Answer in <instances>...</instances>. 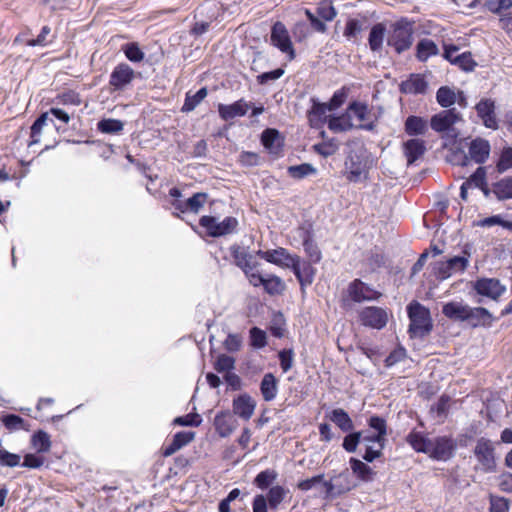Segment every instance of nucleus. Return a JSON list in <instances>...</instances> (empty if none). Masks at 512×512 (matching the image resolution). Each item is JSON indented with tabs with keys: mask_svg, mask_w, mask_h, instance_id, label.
Listing matches in <instances>:
<instances>
[{
	"mask_svg": "<svg viewBox=\"0 0 512 512\" xmlns=\"http://www.w3.org/2000/svg\"><path fill=\"white\" fill-rule=\"evenodd\" d=\"M415 21L407 17L392 22L387 33V45L397 54L409 50L414 42Z\"/></svg>",
	"mask_w": 512,
	"mask_h": 512,
	"instance_id": "f257e3e1",
	"label": "nucleus"
},
{
	"mask_svg": "<svg viewBox=\"0 0 512 512\" xmlns=\"http://www.w3.org/2000/svg\"><path fill=\"white\" fill-rule=\"evenodd\" d=\"M410 319L409 333L411 337L422 338L432 330L430 311L419 302H412L407 307Z\"/></svg>",
	"mask_w": 512,
	"mask_h": 512,
	"instance_id": "f03ea898",
	"label": "nucleus"
},
{
	"mask_svg": "<svg viewBox=\"0 0 512 512\" xmlns=\"http://www.w3.org/2000/svg\"><path fill=\"white\" fill-rule=\"evenodd\" d=\"M474 456L477 460L476 470L483 473H492L496 470L495 448L491 440L481 437L474 447Z\"/></svg>",
	"mask_w": 512,
	"mask_h": 512,
	"instance_id": "7ed1b4c3",
	"label": "nucleus"
},
{
	"mask_svg": "<svg viewBox=\"0 0 512 512\" xmlns=\"http://www.w3.org/2000/svg\"><path fill=\"white\" fill-rule=\"evenodd\" d=\"M459 122H463L462 114L456 108H450L433 115L430 126L435 132H447L449 136L456 138L458 132L454 125Z\"/></svg>",
	"mask_w": 512,
	"mask_h": 512,
	"instance_id": "20e7f679",
	"label": "nucleus"
},
{
	"mask_svg": "<svg viewBox=\"0 0 512 512\" xmlns=\"http://www.w3.org/2000/svg\"><path fill=\"white\" fill-rule=\"evenodd\" d=\"M199 224L211 237H221L236 232L238 220L235 217H225L222 221L214 216H202Z\"/></svg>",
	"mask_w": 512,
	"mask_h": 512,
	"instance_id": "39448f33",
	"label": "nucleus"
},
{
	"mask_svg": "<svg viewBox=\"0 0 512 512\" xmlns=\"http://www.w3.org/2000/svg\"><path fill=\"white\" fill-rule=\"evenodd\" d=\"M270 42L282 53H286L289 60H293L296 57V52L293 47L289 31L282 22L277 21L273 24L271 28Z\"/></svg>",
	"mask_w": 512,
	"mask_h": 512,
	"instance_id": "423d86ee",
	"label": "nucleus"
},
{
	"mask_svg": "<svg viewBox=\"0 0 512 512\" xmlns=\"http://www.w3.org/2000/svg\"><path fill=\"white\" fill-rule=\"evenodd\" d=\"M359 320L362 325L380 330L388 322L387 311L381 307L368 306L359 312Z\"/></svg>",
	"mask_w": 512,
	"mask_h": 512,
	"instance_id": "0eeeda50",
	"label": "nucleus"
},
{
	"mask_svg": "<svg viewBox=\"0 0 512 512\" xmlns=\"http://www.w3.org/2000/svg\"><path fill=\"white\" fill-rule=\"evenodd\" d=\"M135 71L126 63L118 64L110 74L109 85L113 91L125 90L134 80Z\"/></svg>",
	"mask_w": 512,
	"mask_h": 512,
	"instance_id": "6e6552de",
	"label": "nucleus"
},
{
	"mask_svg": "<svg viewBox=\"0 0 512 512\" xmlns=\"http://www.w3.org/2000/svg\"><path fill=\"white\" fill-rule=\"evenodd\" d=\"M349 113L355 116L359 124L355 125L356 129L373 131L376 127L375 121L372 119V112L366 103L353 101L348 105Z\"/></svg>",
	"mask_w": 512,
	"mask_h": 512,
	"instance_id": "1a4fd4ad",
	"label": "nucleus"
},
{
	"mask_svg": "<svg viewBox=\"0 0 512 512\" xmlns=\"http://www.w3.org/2000/svg\"><path fill=\"white\" fill-rule=\"evenodd\" d=\"M473 289L477 294L492 300L501 297L506 287L496 278H479L473 283Z\"/></svg>",
	"mask_w": 512,
	"mask_h": 512,
	"instance_id": "9d476101",
	"label": "nucleus"
},
{
	"mask_svg": "<svg viewBox=\"0 0 512 512\" xmlns=\"http://www.w3.org/2000/svg\"><path fill=\"white\" fill-rule=\"evenodd\" d=\"M491 146L488 140L477 137L473 139L468 147V155L463 156L462 165H466L468 160L477 164L486 162L490 155Z\"/></svg>",
	"mask_w": 512,
	"mask_h": 512,
	"instance_id": "9b49d317",
	"label": "nucleus"
},
{
	"mask_svg": "<svg viewBox=\"0 0 512 512\" xmlns=\"http://www.w3.org/2000/svg\"><path fill=\"white\" fill-rule=\"evenodd\" d=\"M346 178L351 182H358L366 173V162L361 155L350 151L345 159Z\"/></svg>",
	"mask_w": 512,
	"mask_h": 512,
	"instance_id": "f8f14e48",
	"label": "nucleus"
},
{
	"mask_svg": "<svg viewBox=\"0 0 512 512\" xmlns=\"http://www.w3.org/2000/svg\"><path fill=\"white\" fill-rule=\"evenodd\" d=\"M478 117L482 120L485 127L489 129H498V120L495 113V101L489 98L481 99L475 106Z\"/></svg>",
	"mask_w": 512,
	"mask_h": 512,
	"instance_id": "ddd939ff",
	"label": "nucleus"
},
{
	"mask_svg": "<svg viewBox=\"0 0 512 512\" xmlns=\"http://www.w3.org/2000/svg\"><path fill=\"white\" fill-rule=\"evenodd\" d=\"M256 254L269 263L287 268H291V263L298 257L297 255L290 254L288 250L283 247L267 251L258 250Z\"/></svg>",
	"mask_w": 512,
	"mask_h": 512,
	"instance_id": "4468645a",
	"label": "nucleus"
},
{
	"mask_svg": "<svg viewBox=\"0 0 512 512\" xmlns=\"http://www.w3.org/2000/svg\"><path fill=\"white\" fill-rule=\"evenodd\" d=\"M348 293L354 302L377 300L381 296V293L359 279H355L349 284Z\"/></svg>",
	"mask_w": 512,
	"mask_h": 512,
	"instance_id": "2eb2a0df",
	"label": "nucleus"
},
{
	"mask_svg": "<svg viewBox=\"0 0 512 512\" xmlns=\"http://www.w3.org/2000/svg\"><path fill=\"white\" fill-rule=\"evenodd\" d=\"M206 193H195L187 200L175 199L171 202L173 208L181 213H198L207 201Z\"/></svg>",
	"mask_w": 512,
	"mask_h": 512,
	"instance_id": "dca6fc26",
	"label": "nucleus"
},
{
	"mask_svg": "<svg viewBox=\"0 0 512 512\" xmlns=\"http://www.w3.org/2000/svg\"><path fill=\"white\" fill-rule=\"evenodd\" d=\"M255 407V400L247 393L240 394L233 399V413L246 421L253 416Z\"/></svg>",
	"mask_w": 512,
	"mask_h": 512,
	"instance_id": "f3484780",
	"label": "nucleus"
},
{
	"mask_svg": "<svg viewBox=\"0 0 512 512\" xmlns=\"http://www.w3.org/2000/svg\"><path fill=\"white\" fill-rule=\"evenodd\" d=\"M341 479L345 480V485H337V484L333 483L332 481H325L323 479L322 484L325 488V497L326 498L345 494L356 487V485L352 483L347 470L339 473V475L334 477V480H341Z\"/></svg>",
	"mask_w": 512,
	"mask_h": 512,
	"instance_id": "a211bd4d",
	"label": "nucleus"
},
{
	"mask_svg": "<svg viewBox=\"0 0 512 512\" xmlns=\"http://www.w3.org/2000/svg\"><path fill=\"white\" fill-rule=\"evenodd\" d=\"M230 251L235 265L239 267L244 273L251 272L258 266V263L253 258V255L239 245L234 244L231 246Z\"/></svg>",
	"mask_w": 512,
	"mask_h": 512,
	"instance_id": "6ab92c4d",
	"label": "nucleus"
},
{
	"mask_svg": "<svg viewBox=\"0 0 512 512\" xmlns=\"http://www.w3.org/2000/svg\"><path fill=\"white\" fill-rule=\"evenodd\" d=\"M453 451L454 444L452 439L438 437L432 441L431 451L428 454L435 460L446 461L452 457Z\"/></svg>",
	"mask_w": 512,
	"mask_h": 512,
	"instance_id": "aec40b11",
	"label": "nucleus"
},
{
	"mask_svg": "<svg viewBox=\"0 0 512 512\" xmlns=\"http://www.w3.org/2000/svg\"><path fill=\"white\" fill-rule=\"evenodd\" d=\"M291 269L299 281L302 289L313 283L316 269L310 263H301L299 256L293 263H291Z\"/></svg>",
	"mask_w": 512,
	"mask_h": 512,
	"instance_id": "412c9836",
	"label": "nucleus"
},
{
	"mask_svg": "<svg viewBox=\"0 0 512 512\" xmlns=\"http://www.w3.org/2000/svg\"><path fill=\"white\" fill-rule=\"evenodd\" d=\"M470 306L463 301H451L442 306V314L455 322H466Z\"/></svg>",
	"mask_w": 512,
	"mask_h": 512,
	"instance_id": "4be33fe9",
	"label": "nucleus"
},
{
	"mask_svg": "<svg viewBox=\"0 0 512 512\" xmlns=\"http://www.w3.org/2000/svg\"><path fill=\"white\" fill-rule=\"evenodd\" d=\"M237 425V420L229 411H221L214 418L215 430L222 438L230 436Z\"/></svg>",
	"mask_w": 512,
	"mask_h": 512,
	"instance_id": "5701e85b",
	"label": "nucleus"
},
{
	"mask_svg": "<svg viewBox=\"0 0 512 512\" xmlns=\"http://www.w3.org/2000/svg\"><path fill=\"white\" fill-rule=\"evenodd\" d=\"M250 108V104L244 99H240L232 104H219L218 113L222 120L228 121L235 117L244 116Z\"/></svg>",
	"mask_w": 512,
	"mask_h": 512,
	"instance_id": "b1692460",
	"label": "nucleus"
},
{
	"mask_svg": "<svg viewBox=\"0 0 512 512\" xmlns=\"http://www.w3.org/2000/svg\"><path fill=\"white\" fill-rule=\"evenodd\" d=\"M493 321V315L486 308L470 306L466 321L470 327H490Z\"/></svg>",
	"mask_w": 512,
	"mask_h": 512,
	"instance_id": "393cba45",
	"label": "nucleus"
},
{
	"mask_svg": "<svg viewBox=\"0 0 512 512\" xmlns=\"http://www.w3.org/2000/svg\"><path fill=\"white\" fill-rule=\"evenodd\" d=\"M427 89L428 82L421 74H412L400 84V91L405 94H425Z\"/></svg>",
	"mask_w": 512,
	"mask_h": 512,
	"instance_id": "a878e982",
	"label": "nucleus"
},
{
	"mask_svg": "<svg viewBox=\"0 0 512 512\" xmlns=\"http://www.w3.org/2000/svg\"><path fill=\"white\" fill-rule=\"evenodd\" d=\"M327 125L328 128L334 133H341L355 129V124L352 122V117L348 108L341 115L328 116Z\"/></svg>",
	"mask_w": 512,
	"mask_h": 512,
	"instance_id": "bb28decb",
	"label": "nucleus"
},
{
	"mask_svg": "<svg viewBox=\"0 0 512 512\" xmlns=\"http://www.w3.org/2000/svg\"><path fill=\"white\" fill-rule=\"evenodd\" d=\"M195 433L190 431L177 432L171 443L164 447L163 456L169 457L180 450L182 447L189 444L194 439Z\"/></svg>",
	"mask_w": 512,
	"mask_h": 512,
	"instance_id": "cd10ccee",
	"label": "nucleus"
},
{
	"mask_svg": "<svg viewBox=\"0 0 512 512\" xmlns=\"http://www.w3.org/2000/svg\"><path fill=\"white\" fill-rule=\"evenodd\" d=\"M404 155L407 158L408 165L413 164L419 158H421L425 151V143L422 139L414 138L406 141L403 145Z\"/></svg>",
	"mask_w": 512,
	"mask_h": 512,
	"instance_id": "c85d7f7f",
	"label": "nucleus"
},
{
	"mask_svg": "<svg viewBox=\"0 0 512 512\" xmlns=\"http://www.w3.org/2000/svg\"><path fill=\"white\" fill-rule=\"evenodd\" d=\"M387 33L388 31L384 23H376L372 26L368 36V44L372 52H380L382 50Z\"/></svg>",
	"mask_w": 512,
	"mask_h": 512,
	"instance_id": "c756f323",
	"label": "nucleus"
},
{
	"mask_svg": "<svg viewBox=\"0 0 512 512\" xmlns=\"http://www.w3.org/2000/svg\"><path fill=\"white\" fill-rule=\"evenodd\" d=\"M366 18H349L345 24L343 36L352 42L359 39L360 34L366 29Z\"/></svg>",
	"mask_w": 512,
	"mask_h": 512,
	"instance_id": "7c9ffc66",
	"label": "nucleus"
},
{
	"mask_svg": "<svg viewBox=\"0 0 512 512\" xmlns=\"http://www.w3.org/2000/svg\"><path fill=\"white\" fill-rule=\"evenodd\" d=\"M260 391L266 402L274 400L278 392V381L272 373H266L260 383Z\"/></svg>",
	"mask_w": 512,
	"mask_h": 512,
	"instance_id": "2f4dec72",
	"label": "nucleus"
},
{
	"mask_svg": "<svg viewBox=\"0 0 512 512\" xmlns=\"http://www.w3.org/2000/svg\"><path fill=\"white\" fill-rule=\"evenodd\" d=\"M350 468L354 475L363 482H370L374 479L375 472L366 463L357 458H350Z\"/></svg>",
	"mask_w": 512,
	"mask_h": 512,
	"instance_id": "473e14b6",
	"label": "nucleus"
},
{
	"mask_svg": "<svg viewBox=\"0 0 512 512\" xmlns=\"http://www.w3.org/2000/svg\"><path fill=\"white\" fill-rule=\"evenodd\" d=\"M406 441L417 452L428 454L431 451L432 441L420 432L411 431L407 435Z\"/></svg>",
	"mask_w": 512,
	"mask_h": 512,
	"instance_id": "72a5a7b5",
	"label": "nucleus"
},
{
	"mask_svg": "<svg viewBox=\"0 0 512 512\" xmlns=\"http://www.w3.org/2000/svg\"><path fill=\"white\" fill-rule=\"evenodd\" d=\"M439 53V49L434 41L428 38L421 39L416 46V57L419 61L425 62L429 57Z\"/></svg>",
	"mask_w": 512,
	"mask_h": 512,
	"instance_id": "f704fd0d",
	"label": "nucleus"
},
{
	"mask_svg": "<svg viewBox=\"0 0 512 512\" xmlns=\"http://www.w3.org/2000/svg\"><path fill=\"white\" fill-rule=\"evenodd\" d=\"M330 420L339 427L343 432H350L354 429V424L348 413L341 409L337 408L332 410L330 415Z\"/></svg>",
	"mask_w": 512,
	"mask_h": 512,
	"instance_id": "c9c22d12",
	"label": "nucleus"
},
{
	"mask_svg": "<svg viewBox=\"0 0 512 512\" xmlns=\"http://www.w3.org/2000/svg\"><path fill=\"white\" fill-rule=\"evenodd\" d=\"M427 128V121L419 116H409L405 121V131L411 136L423 135Z\"/></svg>",
	"mask_w": 512,
	"mask_h": 512,
	"instance_id": "e433bc0d",
	"label": "nucleus"
},
{
	"mask_svg": "<svg viewBox=\"0 0 512 512\" xmlns=\"http://www.w3.org/2000/svg\"><path fill=\"white\" fill-rule=\"evenodd\" d=\"M456 100V90L449 86H441L436 92V101L443 108H452Z\"/></svg>",
	"mask_w": 512,
	"mask_h": 512,
	"instance_id": "4c0bfd02",
	"label": "nucleus"
},
{
	"mask_svg": "<svg viewBox=\"0 0 512 512\" xmlns=\"http://www.w3.org/2000/svg\"><path fill=\"white\" fill-rule=\"evenodd\" d=\"M263 146L270 152H277L281 146V137L276 129H265L261 135Z\"/></svg>",
	"mask_w": 512,
	"mask_h": 512,
	"instance_id": "58836bf2",
	"label": "nucleus"
},
{
	"mask_svg": "<svg viewBox=\"0 0 512 512\" xmlns=\"http://www.w3.org/2000/svg\"><path fill=\"white\" fill-rule=\"evenodd\" d=\"M207 94L208 91L206 87H202L195 94L188 92L181 110L183 112H190L194 110L204 100Z\"/></svg>",
	"mask_w": 512,
	"mask_h": 512,
	"instance_id": "ea45409f",
	"label": "nucleus"
},
{
	"mask_svg": "<svg viewBox=\"0 0 512 512\" xmlns=\"http://www.w3.org/2000/svg\"><path fill=\"white\" fill-rule=\"evenodd\" d=\"M493 192L500 200L512 198V177H507L494 185Z\"/></svg>",
	"mask_w": 512,
	"mask_h": 512,
	"instance_id": "a19ab883",
	"label": "nucleus"
},
{
	"mask_svg": "<svg viewBox=\"0 0 512 512\" xmlns=\"http://www.w3.org/2000/svg\"><path fill=\"white\" fill-rule=\"evenodd\" d=\"M316 171V168L309 163L289 166L287 169L288 174L294 179H303L309 175L315 174Z\"/></svg>",
	"mask_w": 512,
	"mask_h": 512,
	"instance_id": "79ce46f5",
	"label": "nucleus"
},
{
	"mask_svg": "<svg viewBox=\"0 0 512 512\" xmlns=\"http://www.w3.org/2000/svg\"><path fill=\"white\" fill-rule=\"evenodd\" d=\"M48 120V112L42 113L32 124L31 126V133H30V141L28 143V146H33L35 144H38L40 142V135L43 126L46 124Z\"/></svg>",
	"mask_w": 512,
	"mask_h": 512,
	"instance_id": "37998d69",
	"label": "nucleus"
},
{
	"mask_svg": "<svg viewBox=\"0 0 512 512\" xmlns=\"http://www.w3.org/2000/svg\"><path fill=\"white\" fill-rule=\"evenodd\" d=\"M263 287L270 295L281 294L285 289L283 280L276 275H269L265 278Z\"/></svg>",
	"mask_w": 512,
	"mask_h": 512,
	"instance_id": "c03bdc74",
	"label": "nucleus"
},
{
	"mask_svg": "<svg viewBox=\"0 0 512 512\" xmlns=\"http://www.w3.org/2000/svg\"><path fill=\"white\" fill-rule=\"evenodd\" d=\"M484 7L488 11L500 15L501 18L503 15L508 14L504 12L512 7V0H486Z\"/></svg>",
	"mask_w": 512,
	"mask_h": 512,
	"instance_id": "a18cd8bd",
	"label": "nucleus"
},
{
	"mask_svg": "<svg viewBox=\"0 0 512 512\" xmlns=\"http://www.w3.org/2000/svg\"><path fill=\"white\" fill-rule=\"evenodd\" d=\"M122 50L127 59L134 63L141 62L145 57L144 52L140 49L138 43L136 42H131L123 45Z\"/></svg>",
	"mask_w": 512,
	"mask_h": 512,
	"instance_id": "49530a36",
	"label": "nucleus"
},
{
	"mask_svg": "<svg viewBox=\"0 0 512 512\" xmlns=\"http://www.w3.org/2000/svg\"><path fill=\"white\" fill-rule=\"evenodd\" d=\"M32 444L38 452H48L51 447L50 437L46 432L38 431L32 437Z\"/></svg>",
	"mask_w": 512,
	"mask_h": 512,
	"instance_id": "de8ad7c7",
	"label": "nucleus"
},
{
	"mask_svg": "<svg viewBox=\"0 0 512 512\" xmlns=\"http://www.w3.org/2000/svg\"><path fill=\"white\" fill-rule=\"evenodd\" d=\"M98 130L106 134H116L123 130V123L117 119H103L98 123Z\"/></svg>",
	"mask_w": 512,
	"mask_h": 512,
	"instance_id": "09e8293b",
	"label": "nucleus"
},
{
	"mask_svg": "<svg viewBox=\"0 0 512 512\" xmlns=\"http://www.w3.org/2000/svg\"><path fill=\"white\" fill-rule=\"evenodd\" d=\"M303 247L312 263H318L321 260V251L317 244L309 236L304 239Z\"/></svg>",
	"mask_w": 512,
	"mask_h": 512,
	"instance_id": "8fccbe9b",
	"label": "nucleus"
},
{
	"mask_svg": "<svg viewBox=\"0 0 512 512\" xmlns=\"http://www.w3.org/2000/svg\"><path fill=\"white\" fill-rule=\"evenodd\" d=\"M21 464V456L0 448V466L13 468Z\"/></svg>",
	"mask_w": 512,
	"mask_h": 512,
	"instance_id": "3c124183",
	"label": "nucleus"
},
{
	"mask_svg": "<svg viewBox=\"0 0 512 512\" xmlns=\"http://www.w3.org/2000/svg\"><path fill=\"white\" fill-rule=\"evenodd\" d=\"M284 489L281 486H274L268 491L266 500L272 509H276L284 499Z\"/></svg>",
	"mask_w": 512,
	"mask_h": 512,
	"instance_id": "603ef678",
	"label": "nucleus"
},
{
	"mask_svg": "<svg viewBox=\"0 0 512 512\" xmlns=\"http://www.w3.org/2000/svg\"><path fill=\"white\" fill-rule=\"evenodd\" d=\"M316 11L317 16L320 17L321 20L325 21H332L337 15L336 9L332 3L328 1L320 2Z\"/></svg>",
	"mask_w": 512,
	"mask_h": 512,
	"instance_id": "864d4df0",
	"label": "nucleus"
},
{
	"mask_svg": "<svg viewBox=\"0 0 512 512\" xmlns=\"http://www.w3.org/2000/svg\"><path fill=\"white\" fill-rule=\"evenodd\" d=\"M453 64L459 66L465 71H472L476 66V63L473 60L472 54L470 52H464L462 54L456 55L455 59H453Z\"/></svg>",
	"mask_w": 512,
	"mask_h": 512,
	"instance_id": "5fc2aeb1",
	"label": "nucleus"
},
{
	"mask_svg": "<svg viewBox=\"0 0 512 512\" xmlns=\"http://www.w3.org/2000/svg\"><path fill=\"white\" fill-rule=\"evenodd\" d=\"M362 438V432H352L346 435L343 439L342 447L349 453L356 451L358 444Z\"/></svg>",
	"mask_w": 512,
	"mask_h": 512,
	"instance_id": "6e6d98bb",
	"label": "nucleus"
},
{
	"mask_svg": "<svg viewBox=\"0 0 512 512\" xmlns=\"http://www.w3.org/2000/svg\"><path fill=\"white\" fill-rule=\"evenodd\" d=\"M277 474L274 470H264L260 472L255 480L254 483L261 489H266L276 478Z\"/></svg>",
	"mask_w": 512,
	"mask_h": 512,
	"instance_id": "4d7b16f0",
	"label": "nucleus"
},
{
	"mask_svg": "<svg viewBox=\"0 0 512 512\" xmlns=\"http://www.w3.org/2000/svg\"><path fill=\"white\" fill-rule=\"evenodd\" d=\"M466 182L470 183V187L484 189L486 185V170L484 167H478Z\"/></svg>",
	"mask_w": 512,
	"mask_h": 512,
	"instance_id": "13d9d810",
	"label": "nucleus"
},
{
	"mask_svg": "<svg viewBox=\"0 0 512 512\" xmlns=\"http://www.w3.org/2000/svg\"><path fill=\"white\" fill-rule=\"evenodd\" d=\"M368 424L370 428L376 431L377 437L386 438L387 435V425L385 419L379 416H372L368 420Z\"/></svg>",
	"mask_w": 512,
	"mask_h": 512,
	"instance_id": "bf43d9fd",
	"label": "nucleus"
},
{
	"mask_svg": "<svg viewBox=\"0 0 512 512\" xmlns=\"http://www.w3.org/2000/svg\"><path fill=\"white\" fill-rule=\"evenodd\" d=\"M292 34L297 42H303L310 36L311 31L305 22L299 21L294 24Z\"/></svg>",
	"mask_w": 512,
	"mask_h": 512,
	"instance_id": "052dcab7",
	"label": "nucleus"
},
{
	"mask_svg": "<svg viewBox=\"0 0 512 512\" xmlns=\"http://www.w3.org/2000/svg\"><path fill=\"white\" fill-rule=\"evenodd\" d=\"M452 273L464 272L469 264V260L464 256H454L447 260Z\"/></svg>",
	"mask_w": 512,
	"mask_h": 512,
	"instance_id": "680f3d73",
	"label": "nucleus"
},
{
	"mask_svg": "<svg viewBox=\"0 0 512 512\" xmlns=\"http://www.w3.org/2000/svg\"><path fill=\"white\" fill-rule=\"evenodd\" d=\"M280 367L284 373L288 372L292 366L294 361V352L292 349H284L278 354Z\"/></svg>",
	"mask_w": 512,
	"mask_h": 512,
	"instance_id": "e2e57ef3",
	"label": "nucleus"
},
{
	"mask_svg": "<svg viewBox=\"0 0 512 512\" xmlns=\"http://www.w3.org/2000/svg\"><path fill=\"white\" fill-rule=\"evenodd\" d=\"M512 168V148H506L502 151L500 159L497 163V170L500 173Z\"/></svg>",
	"mask_w": 512,
	"mask_h": 512,
	"instance_id": "0e129e2a",
	"label": "nucleus"
},
{
	"mask_svg": "<svg viewBox=\"0 0 512 512\" xmlns=\"http://www.w3.org/2000/svg\"><path fill=\"white\" fill-rule=\"evenodd\" d=\"M235 360L234 358L222 354L217 358V361L215 363V370L218 372H229L230 370L234 369Z\"/></svg>",
	"mask_w": 512,
	"mask_h": 512,
	"instance_id": "69168bd1",
	"label": "nucleus"
},
{
	"mask_svg": "<svg viewBox=\"0 0 512 512\" xmlns=\"http://www.w3.org/2000/svg\"><path fill=\"white\" fill-rule=\"evenodd\" d=\"M251 345L255 348H263L266 344V333L257 328L253 327L250 330Z\"/></svg>",
	"mask_w": 512,
	"mask_h": 512,
	"instance_id": "338daca9",
	"label": "nucleus"
},
{
	"mask_svg": "<svg viewBox=\"0 0 512 512\" xmlns=\"http://www.w3.org/2000/svg\"><path fill=\"white\" fill-rule=\"evenodd\" d=\"M509 502L504 497H490V512H508Z\"/></svg>",
	"mask_w": 512,
	"mask_h": 512,
	"instance_id": "774afa93",
	"label": "nucleus"
}]
</instances>
